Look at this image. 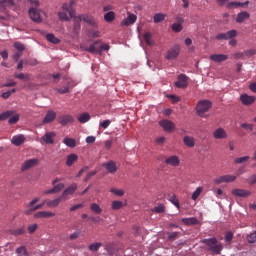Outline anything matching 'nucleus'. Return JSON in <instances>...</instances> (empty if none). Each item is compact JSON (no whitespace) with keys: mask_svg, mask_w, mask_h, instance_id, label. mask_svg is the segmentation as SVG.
<instances>
[{"mask_svg":"<svg viewBox=\"0 0 256 256\" xmlns=\"http://www.w3.org/2000/svg\"><path fill=\"white\" fill-rule=\"evenodd\" d=\"M201 243L206 245L207 251L212 253V255H221V251H223V244L215 237L203 239Z\"/></svg>","mask_w":256,"mask_h":256,"instance_id":"f257e3e1","label":"nucleus"},{"mask_svg":"<svg viewBox=\"0 0 256 256\" xmlns=\"http://www.w3.org/2000/svg\"><path fill=\"white\" fill-rule=\"evenodd\" d=\"M213 103L209 100H200L196 105V113L199 117H203L209 109H211Z\"/></svg>","mask_w":256,"mask_h":256,"instance_id":"f03ea898","label":"nucleus"},{"mask_svg":"<svg viewBox=\"0 0 256 256\" xmlns=\"http://www.w3.org/2000/svg\"><path fill=\"white\" fill-rule=\"evenodd\" d=\"M7 119H9L8 120L9 125H15V123L19 121V114H15V111L13 110H7L5 112H2L0 114V121H5Z\"/></svg>","mask_w":256,"mask_h":256,"instance_id":"7ed1b4c3","label":"nucleus"},{"mask_svg":"<svg viewBox=\"0 0 256 256\" xmlns=\"http://www.w3.org/2000/svg\"><path fill=\"white\" fill-rule=\"evenodd\" d=\"M55 137H57V133L53 131L46 132L40 139V143H45V145H53L55 143Z\"/></svg>","mask_w":256,"mask_h":256,"instance_id":"20e7f679","label":"nucleus"},{"mask_svg":"<svg viewBox=\"0 0 256 256\" xmlns=\"http://www.w3.org/2000/svg\"><path fill=\"white\" fill-rule=\"evenodd\" d=\"M189 77L185 74L178 75V81L175 82V87L178 89H187L189 87Z\"/></svg>","mask_w":256,"mask_h":256,"instance_id":"39448f33","label":"nucleus"},{"mask_svg":"<svg viewBox=\"0 0 256 256\" xmlns=\"http://www.w3.org/2000/svg\"><path fill=\"white\" fill-rule=\"evenodd\" d=\"M37 165H39V159H28L21 165V171H29V169H33V167H37Z\"/></svg>","mask_w":256,"mask_h":256,"instance_id":"423d86ee","label":"nucleus"},{"mask_svg":"<svg viewBox=\"0 0 256 256\" xmlns=\"http://www.w3.org/2000/svg\"><path fill=\"white\" fill-rule=\"evenodd\" d=\"M236 179L237 176L228 174L216 178L214 182L216 183V185H221V183H233V181H236Z\"/></svg>","mask_w":256,"mask_h":256,"instance_id":"0eeeda50","label":"nucleus"},{"mask_svg":"<svg viewBox=\"0 0 256 256\" xmlns=\"http://www.w3.org/2000/svg\"><path fill=\"white\" fill-rule=\"evenodd\" d=\"M235 37H237V30H230L226 33L216 35L218 41H227V39H235Z\"/></svg>","mask_w":256,"mask_h":256,"instance_id":"6e6552de","label":"nucleus"},{"mask_svg":"<svg viewBox=\"0 0 256 256\" xmlns=\"http://www.w3.org/2000/svg\"><path fill=\"white\" fill-rule=\"evenodd\" d=\"M75 0H70L69 3L62 4V10L66 11L71 19L75 17V9L73 8V5H75Z\"/></svg>","mask_w":256,"mask_h":256,"instance_id":"1a4fd4ad","label":"nucleus"},{"mask_svg":"<svg viewBox=\"0 0 256 256\" xmlns=\"http://www.w3.org/2000/svg\"><path fill=\"white\" fill-rule=\"evenodd\" d=\"M29 17L35 23H41V21H43V19L41 18V13L35 7H31L29 9Z\"/></svg>","mask_w":256,"mask_h":256,"instance_id":"9d476101","label":"nucleus"},{"mask_svg":"<svg viewBox=\"0 0 256 256\" xmlns=\"http://www.w3.org/2000/svg\"><path fill=\"white\" fill-rule=\"evenodd\" d=\"M75 191H77V183H73L66 188L61 195V199H63V201H67V199H69V195H73Z\"/></svg>","mask_w":256,"mask_h":256,"instance_id":"9b49d317","label":"nucleus"},{"mask_svg":"<svg viewBox=\"0 0 256 256\" xmlns=\"http://www.w3.org/2000/svg\"><path fill=\"white\" fill-rule=\"evenodd\" d=\"M179 53H181V48L179 46H174L173 48L168 50L166 59H168L169 61L177 59L179 57Z\"/></svg>","mask_w":256,"mask_h":256,"instance_id":"f8f14e48","label":"nucleus"},{"mask_svg":"<svg viewBox=\"0 0 256 256\" xmlns=\"http://www.w3.org/2000/svg\"><path fill=\"white\" fill-rule=\"evenodd\" d=\"M231 193L234 197H242L243 199H247L251 195V191L245 189H233Z\"/></svg>","mask_w":256,"mask_h":256,"instance_id":"ddd939ff","label":"nucleus"},{"mask_svg":"<svg viewBox=\"0 0 256 256\" xmlns=\"http://www.w3.org/2000/svg\"><path fill=\"white\" fill-rule=\"evenodd\" d=\"M180 163L181 160L176 155H172L165 159V164L170 165V167H179Z\"/></svg>","mask_w":256,"mask_h":256,"instance_id":"4468645a","label":"nucleus"},{"mask_svg":"<svg viewBox=\"0 0 256 256\" xmlns=\"http://www.w3.org/2000/svg\"><path fill=\"white\" fill-rule=\"evenodd\" d=\"M56 118H57V113L53 110H48L44 119H43V121H42V123L44 125H47L49 123H53L54 119H56Z\"/></svg>","mask_w":256,"mask_h":256,"instance_id":"2eb2a0df","label":"nucleus"},{"mask_svg":"<svg viewBox=\"0 0 256 256\" xmlns=\"http://www.w3.org/2000/svg\"><path fill=\"white\" fill-rule=\"evenodd\" d=\"M240 101L242 103V105H253V103H255L256 98L255 96H249L248 94H242L240 96Z\"/></svg>","mask_w":256,"mask_h":256,"instance_id":"dca6fc26","label":"nucleus"},{"mask_svg":"<svg viewBox=\"0 0 256 256\" xmlns=\"http://www.w3.org/2000/svg\"><path fill=\"white\" fill-rule=\"evenodd\" d=\"M159 125L168 133H171L175 129V124L169 120H162L159 122Z\"/></svg>","mask_w":256,"mask_h":256,"instance_id":"f3484780","label":"nucleus"},{"mask_svg":"<svg viewBox=\"0 0 256 256\" xmlns=\"http://www.w3.org/2000/svg\"><path fill=\"white\" fill-rule=\"evenodd\" d=\"M12 145L19 147V145H23L25 143V136L23 134L15 135L11 139Z\"/></svg>","mask_w":256,"mask_h":256,"instance_id":"a211bd4d","label":"nucleus"},{"mask_svg":"<svg viewBox=\"0 0 256 256\" xmlns=\"http://www.w3.org/2000/svg\"><path fill=\"white\" fill-rule=\"evenodd\" d=\"M214 139H227V132L222 127L217 128L213 132Z\"/></svg>","mask_w":256,"mask_h":256,"instance_id":"6ab92c4d","label":"nucleus"},{"mask_svg":"<svg viewBox=\"0 0 256 256\" xmlns=\"http://www.w3.org/2000/svg\"><path fill=\"white\" fill-rule=\"evenodd\" d=\"M34 217L36 219H49V217H55V213L49 211H40L34 214Z\"/></svg>","mask_w":256,"mask_h":256,"instance_id":"aec40b11","label":"nucleus"},{"mask_svg":"<svg viewBox=\"0 0 256 256\" xmlns=\"http://www.w3.org/2000/svg\"><path fill=\"white\" fill-rule=\"evenodd\" d=\"M84 51H88V53H101V49L99 46V41H95L89 47H85Z\"/></svg>","mask_w":256,"mask_h":256,"instance_id":"412c9836","label":"nucleus"},{"mask_svg":"<svg viewBox=\"0 0 256 256\" xmlns=\"http://www.w3.org/2000/svg\"><path fill=\"white\" fill-rule=\"evenodd\" d=\"M229 57L225 54H212L210 55L211 61L215 63H223V61H227Z\"/></svg>","mask_w":256,"mask_h":256,"instance_id":"4be33fe9","label":"nucleus"},{"mask_svg":"<svg viewBox=\"0 0 256 256\" xmlns=\"http://www.w3.org/2000/svg\"><path fill=\"white\" fill-rule=\"evenodd\" d=\"M73 121H75L73 119V116L71 115H62L58 118V123H60V125H68V123H73Z\"/></svg>","mask_w":256,"mask_h":256,"instance_id":"5701e85b","label":"nucleus"},{"mask_svg":"<svg viewBox=\"0 0 256 256\" xmlns=\"http://www.w3.org/2000/svg\"><path fill=\"white\" fill-rule=\"evenodd\" d=\"M77 17H78V21H84L85 23H87L88 25H92L93 27H95L96 25L95 19H93V17L89 15H79Z\"/></svg>","mask_w":256,"mask_h":256,"instance_id":"b1692460","label":"nucleus"},{"mask_svg":"<svg viewBox=\"0 0 256 256\" xmlns=\"http://www.w3.org/2000/svg\"><path fill=\"white\" fill-rule=\"evenodd\" d=\"M63 201V198L58 197L54 200H45L44 203L47 205V207L50 208H55V207H59V203H61Z\"/></svg>","mask_w":256,"mask_h":256,"instance_id":"393cba45","label":"nucleus"},{"mask_svg":"<svg viewBox=\"0 0 256 256\" xmlns=\"http://www.w3.org/2000/svg\"><path fill=\"white\" fill-rule=\"evenodd\" d=\"M135 21H137V15L129 14L128 17L122 21V25L129 27V25H133Z\"/></svg>","mask_w":256,"mask_h":256,"instance_id":"a878e982","label":"nucleus"},{"mask_svg":"<svg viewBox=\"0 0 256 256\" xmlns=\"http://www.w3.org/2000/svg\"><path fill=\"white\" fill-rule=\"evenodd\" d=\"M251 17V14L247 11H242L238 13L237 18H236V23H243V21H247Z\"/></svg>","mask_w":256,"mask_h":256,"instance_id":"bb28decb","label":"nucleus"},{"mask_svg":"<svg viewBox=\"0 0 256 256\" xmlns=\"http://www.w3.org/2000/svg\"><path fill=\"white\" fill-rule=\"evenodd\" d=\"M103 167L107 169L109 173H117V165L115 164L114 161H110L108 163H104Z\"/></svg>","mask_w":256,"mask_h":256,"instance_id":"cd10ccee","label":"nucleus"},{"mask_svg":"<svg viewBox=\"0 0 256 256\" xmlns=\"http://www.w3.org/2000/svg\"><path fill=\"white\" fill-rule=\"evenodd\" d=\"M77 159H79V156H77V154L68 155L66 159L67 167H72L74 163H77Z\"/></svg>","mask_w":256,"mask_h":256,"instance_id":"c85d7f7f","label":"nucleus"},{"mask_svg":"<svg viewBox=\"0 0 256 256\" xmlns=\"http://www.w3.org/2000/svg\"><path fill=\"white\" fill-rule=\"evenodd\" d=\"M183 143L186 147H195V138L191 136H185L183 138Z\"/></svg>","mask_w":256,"mask_h":256,"instance_id":"c756f323","label":"nucleus"},{"mask_svg":"<svg viewBox=\"0 0 256 256\" xmlns=\"http://www.w3.org/2000/svg\"><path fill=\"white\" fill-rule=\"evenodd\" d=\"M63 143L64 145H66L67 147H70L71 149L77 146V141H75V139L73 138H64Z\"/></svg>","mask_w":256,"mask_h":256,"instance_id":"7c9ffc66","label":"nucleus"},{"mask_svg":"<svg viewBox=\"0 0 256 256\" xmlns=\"http://www.w3.org/2000/svg\"><path fill=\"white\" fill-rule=\"evenodd\" d=\"M46 39L49 41V43H53L54 45H59L61 43V40L59 38L55 37V34H46Z\"/></svg>","mask_w":256,"mask_h":256,"instance_id":"2f4dec72","label":"nucleus"},{"mask_svg":"<svg viewBox=\"0 0 256 256\" xmlns=\"http://www.w3.org/2000/svg\"><path fill=\"white\" fill-rule=\"evenodd\" d=\"M90 210L92 213H95L96 215H101L103 213V209H101V206L97 203H92L90 205Z\"/></svg>","mask_w":256,"mask_h":256,"instance_id":"473e14b6","label":"nucleus"},{"mask_svg":"<svg viewBox=\"0 0 256 256\" xmlns=\"http://www.w3.org/2000/svg\"><path fill=\"white\" fill-rule=\"evenodd\" d=\"M104 21H106V23H113V21H115V12L113 11L107 12L104 15Z\"/></svg>","mask_w":256,"mask_h":256,"instance_id":"72a5a7b5","label":"nucleus"},{"mask_svg":"<svg viewBox=\"0 0 256 256\" xmlns=\"http://www.w3.org/2000/svg\"><path fill=\"white\" fill-rule=\"evenodd\" d=\"M111 207L114 211H119V209H122V207H125V204H123L122 201L114 200L112 201Z\"/></svg>","mask_w":256,"mask_h":256,"instance_id":"f704fd0d","label":"nucleus"},{"mask_svg":"<svg viewBox=\"0 0 256 256\" xmlns=\"http://www.w3.org/2000/svg\"><path fill=\"white\" fill-rule=\"evenodd\" d=\"M74 26H73V33H79V29H81V21H79L78 16H74Z\"/></svg>","mask_w":256,"mask_h":256,"instance_id":"c9c22d12","label":"nucleus"},{"mask_svg":"<svg viewBox=\"0 0 256 256\" xmlns=\"http://www.w3.org/2000/svg\"><path fill=\"white\" fill-rule=\"evenodd\" d=\"M182 223L185 225H197L199 223V220L197 218H183Z\"/></svg>","mask_w":256,"mask_h":256,"instance_id":"e433bc0d","label":"nucleus"},{"mask_svg":"<svg viewBox=\"0 0 256 256\" xmlns=\"http://www.w3.org/2000/svg\"><path fill=\"white\" fill-rule=\"evenodd\" d=\"M17 256H28L29 252H27V248L25 246H20L16 249Z\"/></svg>","mask_w":256,"mask_h":256,"instance_id":"4c0bfd02","label":"nucleus"},{"mask_svg":"<svg viewBox=\"0 0 256 256\" xmlns=\"http://www.w3.org/2000/svg\"><path fill=\"white\" fill-rule=\"evenodd\" d=\"M251 159L249 156H242V157H237L234 159V163L236 165H242V163H247Z\"/></svg>","mask_w":256,"mask_h":256,"instance_id":"58836bf2","label":"nucleus"},{"mask_svg":"<svg viewBox=\"0 0 256 256\" xmlns=\"http://www.w3.org/2000/svg\"><path fill=\"white\" fill-rule=\"evenodd\" d=\"M181 233L179 232H168L167 233V240L168 241H175L176 239H179V236Z\"/></svg>","mask_w":256,"mask_h":256,"instance_id":"ea45409f","label":"nucleus"},{"mask_svg":"<svg viewBox=\"0 0 256 256\" xmlns=\"http://www.w3.org/2000/svg\"><path fill=\"white\" fill-rule=\"evenodd\" d=\"M91 120V116L89 115V113H83L78 117V121L80 123H87L88 121Z\"/></svg>","mask_w":256,"mask_h":256,"instance_id":"a19ab883","label":"nucleus"},{"mask_svg":"<svg viewBox=\"0 0 256 256\" xmlns=\"http://www.w3.org/2000/svg\"><path fill=\"white\" fill-rule=\"evenodd\" d=\"M72 83L73 82L71 80H68L65 86L57 90L58 93H61V95H65V93H69V85H71Z\"/></svg>","mask_w":256,"mask_h":256,"instance_id":"79ce46f5","label":"nucleus"},{"mask_svg":"<svg viewBox=\"0 0 256 256\" xmlns=\"http://www.w3.org/2000/svg\"><path fill=\"white\" fill-rule=\"evenodd\" d=\"M101 247H102L101 242H95L89 245V250L93 252H97Z\"/></svg>","mask_w":256,"mask_h":256,"instance_id":"37998d69","label":"nucleus"},{"mask_svg":"<svg viewBox=\"0 0 256 256\" xmlns=\"http://www.w3.org/2000/svg\"><path fill=\"white\" fill-rule=\"evenodd\" d=\"M58 17L60 21H71V16H68L67 12H58Z\"/></svg>","mask_w":256,"mask_h":256,"instance_id":"c03bdc74","label":"nucleus"},{"mask_svg":"<svg viewBox=\"0 0 256 256\" xmlns=\"http://www.w3.org/2000/svg\"><path fill=\"white\" fill-rule=\"evenodd\" d=\"M14 77L15 79H20V81H29V74L15 73Z\"/></svg>","mask_w":256,"mask_h":256,"instance_id":"a18cd8bd","label":"nucleus"},{"mask_svg":"<svg viewBox=\"0 0 256 256\" xmlns=\"http://www.w3.org/2000/svg\"><path fill=\"white\" fill-rule=\"evenodd\" d=\"M201 193H203V188L202 187H198L192 194V200L193 201H197V199L199 198V195H201Z\"/></svg>","mask_w":256,"mask_h":256,"instance_id":"49530a36","label":"nucleus"},{"mask_svg":"<svg viewBox=\"0 0 256 256\" xmlns=\"http://www.w3.org/2000/svg\"><path fill=\"white\" fill-rule=\"evenodd\" d=\"M161 21H165V14L158 13L154 15V23H161Z\"/></svg>","mask_w":256,"mask_h":256,"instance_id":"de8ad7c7","label":"nucleus"},{"mask_svg":"<svg viewBox=\"0 0 256 256\" xmlns=\"http://www.w3.org/2000/svg\"><path fill=\"white\" fill-rule=\"evenodd\" d=\"M228 9H237V7H243L241 2H230L226 5Z\"/></svg>","mask_w":256,"mask_h":256,"instance_id":"09e8293b","label":"nucleus"},{"mask_svg":"<svg viewBox=\"0 0 256 256\" xmlns=\"http://www.w3.org/2000/svg\"><path fill=\"white\" fill-rule=\"evenodd\" d=\"M24 233H25V226H22L19 229L11 231V235H14L15 237H17L19 235H23Z\"/></svg>","mask_w":256,"mask_h":256,"instance_id":"8fccbe9b","label":"nucleus"},{"mask_svg":"<svg viewBox=\"0 0 256 256\" xmlns=\"http://www.w3.org/2000/svg\"><path fill=\"white\" fill-rule=\"evenodd\" d=\"M144 41L145 43H147V45H153V39H151V33L150 32H146L144 33Z\"/></svg>","mask_w":256,"mask_h":256,"instance_id":"3c124183","label":"nucleus"},{"mask_svg":"<svg viewBox=\"0 0 256 256\" xmlns=\"http://www.w3.org/2000/svg\"><path fill=\"white\" fill-rule=\"evenodd\" d=\"M224 240L226 243H231L233 241V232L228 231L225 233Z\"/></svg>","mask_w":256,"mask_h":256,"instance_id":"603ef678","label":"nucleus"},{"mask_svg":"<svg viewBox=\"0 0 256 256\" xmlns=\"http://www.w3.org/2000/svg\"><path fill=\"white\" fill-rule=\"evenodd\" d=\"M172 31H175V33H181V31H183V26L181 24L174 23L172 25Z\"/></svg>","mask_w":256,"mask_h":256,"instance_id":"864d4df0","label":"nucleus"},{"mask_svg":"<svg viewBox=\"0 0 256 256\" xmlns=\"http://www.w3.org/2000/svg\"><path fill=\"white\" fill-rule=\"evenodd\" d=\"M110 191H111L114 195H116L117 197H123V196L125 195V191H123V190L111 188Z\"/></svg>","mask_w":256,"mask_h":256,"instance_id":"5fc2aeb1","label":"nucleus"},{"mask_svg":"<svg viewBox=\"0 0 256 256\" xmlns=\"http://www.w3.org/2000/svg\"><path fill=\"white\" fill-rule=\"evenodd\" d=\"M10 5H15L13 0H2V1H0V7H10Z\"/></svg>","mask_w":256,"mask_h":256,"instance_id":"6e6d98bb","label":"nucleus"},{"mask_svg":"<svg viewBox=\"0 0 256 256\" xmlns=\"http://www.w3.org/2000/svg\"><path fill=\"white\" fill-rule=\"evenodd\" d=\"M43 205H45V202H43L42 204H38L35 207H32V209L26 211V215H30L32 211H37L39 209H43Z\"/></svg>","mask_w":256,"mask_h":256,"instance_id":"4d7b16f0","label":"nucleus"},{"mask_svg":"<svg viewBox=\"0 0 256 256\" xmlns=\"http://www.w3.org/2000/svg\"><path fill=\"white\" fill-rule=\"evenodd\" d=\"M240 127L242 128V129H245V131H253V124H250V123H242L241 125H240Z\"/></svg>","mask_w":256,"mask_h":256,"instance_id":"13d9d810","label":"nucleus"},{"mask_svg":"<svg viewBox=\"0 0 256 256\" xmlns=\"http://www.w3.org/2000/svg\"><path fill=\"white\" fill-rule=\"evenodd\" d=\"M54 193H59V191H63L65 189V184L59 183L53 187Z\"/></svg>","mask_w":256,"mask_h":256,"instance_id":"bf43d9fd","label":"nucleus"},{"mask_svg":"<svg viewBox=\"0 0 256 256\" xmlns=\"http://www.w3.org/2000/svg\"><path fill=\"white\" fill-rule=\"evenodd\" d=\"M14 47L17 49V51H25V45L21 42H15Z\"/></svg>","mask_w":256,"mask_h":256,"instance_id":"052dcab7","label":"nucleus"},{"mask_svg":"<svg viewBox=\"0 0 256 256\" xmlns=\"http://www.w3.org/2000/svg\"><path fill=\"white\" fill-rule=\"evenodd\" d=\"M15 91H16L15 89H12L10 91L4 92V93H2L1 97L3 99H9V97H11V95H13V93H15Z\"/></svg>","mask_w":256,"mask_h":256,"instance_id":"680f3d73","label":"nucleus"},{"mask_svg":"<svg viewBox=\"0 0 256 256\" xmlns=\"http://www.w3.org/2000/svg\"><path fill=\"white\" fill-rule=\"evenodd\" d=\"M247 241H248V243H256V232L251 233L247 237Z\"/></svg>","mask_w":256,"mask_h":256,"instance_id":"e2e57ef3","label":"nucleus"},{"mask_svg":"<svg viewBox=\"0 0 256 256\" xmlns=\"http://www.w3.org/2000/svg\"><path fill=\"white\" fill-rule=\"evenodd\" d=\"M38 227L39 226L37 224H32V225L28 226V228H27L28 229V233H30V234L35 233L37 231Z\"/></svg>","mask_w":256,"mask_h":256,"instance_id":"0e129e2a","label":"nucleus"},{"mask_svg":"<svg viewBox=\"0 0 256 256\" xmlns=\"http://www.w3.org/2000/svg\"><path fill=\"white\" fill-rule=\"evenodd\" d=\"M247 183H249V185H255V183H256V174L251 175L247 179Z\"/></svg>","mask_w":256,"mask_h":256,"instance_id":"69168bd1","label":"nucleus"},{"mask_svg":"<svg viewBox=\"0 0 256 256\" xmlns=\"http://www.w3.org/2000/svg\"><path fill=\"white\" fill-rule=\"evenodd\" d=\"M109 125H111V120H109V119L104 120L102 123H100V127H103L104 129H107V127H109Z\"/></svg>","mask_w":256,"mask_h":256,"instance_id":"338daca9","label":"nucleus"},{"mask_svg":"<svg viewBox=\"0 0 256 256\" xmlns=\"http://www.w3.org/2000/svg\"><path fill=\"white\" fill-rule=\"evenodd\" d=\"M256 51L253 50V49H250V50H247V51H244V55L245 57H253V55H255Z\"/></svg>","mask_w":256,"mask_h":256,"instance_id":"774afa93","label":"nucleus"}]
</instances>
